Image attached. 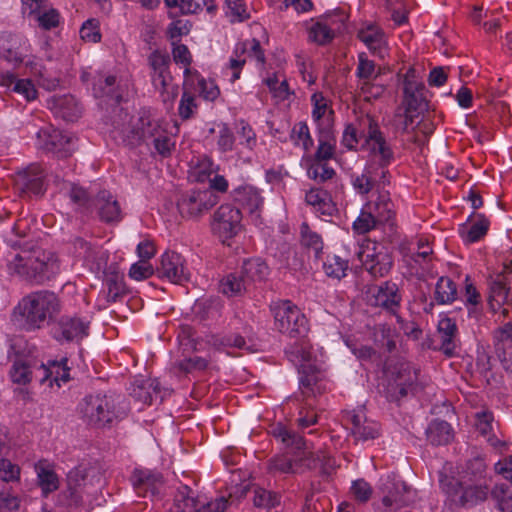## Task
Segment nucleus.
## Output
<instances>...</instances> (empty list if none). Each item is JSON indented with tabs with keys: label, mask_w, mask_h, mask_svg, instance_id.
<instances>
[{
	"label": "nucleus",
	"mask_w": 512,
	"mask_h": 512,
	"mask_svg": "<svg viewBox=\"0 0 512 512\" xmlns=\"http://www.w3.org/2000/svg\"><path fill=\"white\" fill-rule=\"evenodd\" d=\"M268 433L293 452L285 451L270 457L266 462L267 473L273 477L302 474L307 461L304 437L281 422L272 424Z\"/></svg>",
	"instance_id": "1"
},
{
	"label": "nucleus",
	"mask_w": 512,
	"mask_h": 512,
	"mask_svg": "<svg viewBox=\"0 0 512 512\" xmlns=\"http://www.w3.org/2000/svg\"><path fill=\"white\" fill-rule=\"evenodd\" d=\"M82 421L95 429H110L127 417L120 397L111 393L86 395L78 404Z\"/></svg>",
	"instance_id": "2"
},
{
	"label": "nucleus",
	"mask_w": 512,
	"mask_h": 512,
	"mask_svg": "<svg viewBox=\"0 0 512 512\" xmlns=\"http://www.w3.org/2000/svg\"><path fill=\"white\" fill-rule=\"evenodd\" d=\"M17 310L27 331H34L48 324L59 312L60 301L54 292L41 290L24 296Z\"/></svg>",
	"instance_id": "3"
},
{
	"label": "nucleus",
	"mask_w": 512,
	"mask_h": 512,
	"mask_svg": "<svg viewBox=\"0 0 512 512\" xmlns=\"http://www.w3.org/2000/svg\"><path fill=\"white\" fill-rule=\"evenodd\" d=\"M15 272L34 284H44L54 279L61 271L58 256L49 251H40L28 257L16 255Z\"/></svg>",
	"instance_id": "4"
},
{
	"label": "nucleus",
	"mask_w": 512,
	"mask_h": 512,
	"mask_svg": "<svg viewBox=\"0 0 512 512\" xmlns=\"http://www.w3.org/2000/svg\"><path fill=\"white\" fill-rule=\"evenodd\" d=\"M439 484L447 498L460 507H474L486 501L491 493L490 485L443 473L439 476Z\"/></svg>",
	"instance_id": "5"
},
{
	"label": "nucleus",
	"mask_w": 512,
	"mask_h": 512,
	"mask_svg": "<svg viewBox=\"0 0 512 512\" xmlns=\"http://www.w3.org/2000/svg\"><path fill=\"white\" fill-rule=\"evenodd\" d=\"M368 133L364 135L360 149L368 152L372 160L370 165L380 168L381 171H389L388 167L396 160V148L382 131L376 119H366Z\"/></svg>",
	"instance_id": "6"
},
{
	"label": "nucleus",
	"mask_w": 512,
	"mask_h": 512,
	"mask_svg": "<svg viewBox=\"0 0 512 512\" xmlns=\"http://www.w3.org/2000/svg\"><path fill=\"white\" fill-rule=\"evenodd\" d=\"M275 329L289 337L308 335L309 321L301 309L290 300H278L270 305Z\"/></svg>",
	"instance_id": "7"
},
{
	"label": "nucleus",
	"mask_w": 512,
	"mask_h": 512,
	"mask_svg": "<svg viewBox=\"0 0 512 512\" xmlns=\"http://www.w3.org/2000/svg\"><path fill=\"white\" fill-rule=\"evenodd\" d=\"M422 387L419 383V370L409 362L396 364L388 375L385 395L389 402L399 403L408 395H416Z\"/></svg>",
	"instance_id": "8"
},
{
	"label": "nucleus",
	"mask_w": 512,
	"mask_h": 512,
	"mask_svg": "<svg viewBox=\"0 0 512 512\" xmlns=\"http://www.w3.org/2000/svg\"><path fill=\"white\" fill-rule=\"evenodd\" d=\"M47 187V173L40 164H30L14 175V190L23 199L41 197Z\"/></svg>",
	"instance_id": "9"
},
{
	"label": "nucleus",
	"mask_w": 512,
	"mask_h": 512,
	"mask_svg": "<svg viewBox=\"0 0 512 512\" xmlns=\"http://www.w3.org/2000/svg\"><path fill=\"white\" fill-rule=\"evenodd\" d=\"M219 201V196L212 190L192 189L180 194L177 199V209L182 218H198Z\"/></svg>",
	"instance_id": "10"
},
{
	"label": "nucleus",
	"mask_w": 512,
	"mask_h": 512,
	"mask_svg": "<svg viewBox=\"0 0 512 512\" xmlns=\"http://www.w3.org/2000/svg\"><path fill=\"white\" fill-rule=\"evenodd\" d=\"M345 20L346 15L341 11L311 19L307 27L308 41L319 46L330 44L344 27Z\"/></svg>",
	"instance_id": "11"
},
{
	"label": "nucleus",
	"mask_w": 512,
	"mask_h": 512,
	"mask_svg": "<svg viewBox=\"0 0 512 512\" xmlns=\"http://www.w3.org/2000/svg\"><path fill=\"white\" fill-rule=\"evenodd\" d=\"M299 391L304 400H309L331 390L332 383L324 369L315 362L298 368Z\"/></svg>",
	"instance_id": "12"
},
{
	"label": "nucleus",
	"mask_w": 512,
	"mask_h": 512,
	"mask_svg": "<svg viewBox=\"0 0 512 512\" xmlns=\"http://www.w3.org/2000/svg\"><path fill=\"white\" fill-rule=\"evenodd\" d=\"M242 212L239 207L222 204L214 212L211 224L212 231L223 242L231 239L241 230Z\"/></svg>",
	"instance_id": "13"
},
{
	"label": "nucleus",
	"mask_w": 512,
	"mask_h": 512,
	"mask_svg": "<svg viewBox=\"0 0 512 512\" xmlns=\"http://www.w3.org/2000/svg\"><path fill=\"white\" fill-rule=\"evenodd\" d=\"M364 270L374 279L387 276L393 267V257L388 249L374 243L359 253Z\"/></svg>",
	"instance_id": "14"
},
{
	"label": "nucleus",
	"mask_w": 512,
	"mask_h": 512,
	"mask_svg": "<svg viewBox=\"0 0 512 512\" xmlns=\"http://www.w3.org/2000/svg\"><path fill=\"white\" fill-rule=\"evenodd\" d=\"M370 292L373 306L394 315L397 323L402 322V317L398 312L401 308L403 296L398 284L387 280L371 288Z\"/></svg>",
	"instance_id": "15"
},
{
	"label": "nucleus",
	"mask_w": 512,
	"mask_h": 512,
	"mask_svg": "<svg viewBox=\"0 0 512 512\" xmlns=\"http://www.w3.org/2000/svg\"><path fill=\"white\" fill-rule=\"evenodd\" d=\"M148 63L152 70L150 73L152 85L163 97V101H166L170 96V87L173 80L170 72V56L167 53L155 50L149 55Z\"/></svg>",
	"instance_id": "16"
},
{
	"label": "nucleus",
	"mask_w": 512,
	"mask_h": 512,
	"mask_svg": "<svg viewBox=\"0 0 512 512\" xmlns=\"http://www.w3.org/2000/svg\"><path fill=\"white\" fill-rule=\"evenodd\" d=\"M390 171L366 164L362 173L352 176V186L358 194L367 195L375 189V193L390 185Z\"/></svg>",
	"instance_id": "17"
},
{
	"label": "nucleus",
	"mask_w": 512,
	"mask_h": 512,
	"mask_svg": "<svg viewBox=\"0 0 512 512\" xmlns=\"http://www.w3.org/2000/svg\"><path fill=\"white\" fill-rule=\"evenodd\" d=\"M372 216L383 225L394 227L396 223V208L391 199L390 192L385 188L371 195L370 199L364 204Z\"/></svg>",
	"instance_id": "18"
},
{
	"label": "nucleus",
	"mask_w": 512,
	"mask_h": 512,
	"mask_svg": "<svg viewBox=\"0 0 512 512\" xmlns=\"http://www.w3.org/2000/svg\"><path fill=\"white\" fill-rule=\"evenodd\" d=\"M39 368L35 371L36 381L40 384L47 383L50 388L54 384L60 388L62 383L70 381V367L68 358L62 357L59 360H48L47 363L39 360Z\"/></svg>",
	"instance_id": "19"
},
{
	"label": "nucleus",
	"mask_w": 512,
	"mask_h": 512,
	"mask_svg": "<svg viewBox=\"0 0 512 512\" xmlns=\"http://www.w3.org/2000/svg\"><path fill=\"white\" fill-rule=\"evenodd\" d=\"M41 148L58 158H67L74 151L73 138L57 129H40L37 133Z\"/></svg>",
	"instance_id": "20"
},
{
	"label": "nucleus",
	"mask_w": 512,
	"mask_h": 512,
	"mask_svg": "<svg viewBox=\"0 0 512 512\" xmlns=\"http://www.w3.org/2000/svg\"><path fill=\"white\" fill-rule=\"evenodd\" d=\"M131 485L139 497H154L163 487L161 472L148 468H135L130 476Z\"/></svg>",
	"instance_id": "21"
},
{
	"label": "nucleus",
	"mask_w": 512,
	"mask_h": 512,
	"mask_svg": "<svg viewBox=\"0 0 512 512\" xmlns=\"http://www.w3.org/2000/svg\"><path fill=\"white\" fill-rule=\"evenodd\" d=\"M159 277L174 284H184L190 280V271L184 257L177 252H165L161 257V265L157 269Z\"/></svg>",
	"instance_id": "22"
},
{
	"label": "nucleus",
	"mask_w": 512,
	"mask_h": 512,
	"mask_svg": "<svg viewBox=\"0 0 512 512\" xmlns=\"http://www.w3.org/2000/svg\"><path fill=\"white\" fill-rule=\"evenodd\" d=\"M53 338L58 342L79 341L89 334V322L78 316L63 315L52 331Z\"/></svg>",
	"instance_id": "23"
},
{
	"label": "nucleus",
	"mask_w": 512,
	"mask_h": 512,
	"mask_svg": "<svg viewBox=\"0 0 512 512\" xmlns=\"http://www.w3.org/2000/svg\"><path fill=\"white\" fill-rule=\"evenodd\" d=\"M344 419L346 423L350 425L351 434L356 441H373L381 434L380 424L374 420L368 419L361 410L347 412Z\"/></svg>",
	"instance_id": "24"
},
{
	"label": "nucleus",
	"mask_w": 512,
	"mask_h": 512,
	"mask_svg": "<svg viewBox=\"0 0 512 512\" xmlns=\"http://www.w3.org/2000/svg\"><path fill=\"white\" fill-rule=\"evenodd\" d=\"M233 201L247 213L259 214L264 206V197L262 191L251 185L243 184L231 191Z\"/></svg>",
	"instance_id": "25"
},
{
	"label": "nucleus",
	"mask_w": 512,
	"mask_h": 512,
	"mask_svg": "<svg viewBox=\"0 0 512 512\" xmlns=\"http://www.w3.org/2000/svg\"><path fill=\"white\" fill-rule=\"evenodd\" d=\"M93 212L96 211L101 222L118 223L122 220V210L117 199L108 190H101L94 196Z\"/></svg>",
	"instance_id": "26"
},
{
	"label": "nucleus",
	"mask_w": 512,
	"mask_h": 512,
	"mask_svg": "<svg viewBox=\"0 0 512 512\" xmlns=\"http://www.w3.org/2000/svg\"><path fill=\"white\" fill-rule=\"evenodd\" d=\"M437 333L441 340L439 350L447 357L455 356L459 342L456 321L447 315L441 314L437 325Z\"/></svg>",
	"instance_id": "27"
},
{
	"label": "nucleus",
	"mask_w": 512,
	"mask_h": 512,
	"mask_svg": "<svg viewBox=\"0 0 512 512\" xmlns=\"http://www.w3.org/2000/svg\"><path fill=\"white\" fill-rule=\"evenodd\" d=\"M357 38L366 45L372 54L384 57L387 38L384 30L378 24L364 23L357 32Z\"/></svg>",
	"instance_id": "28"
},
{
	"label": "nucleus",
	"mask_w": 512,
	"mask_h": 512,
	"mask_svg": "<svg viewBox=\"0 0 512 512\" xmlns=\"http://www.w3.org/2000/svg\"><path fill=\"white\" fill-rule=\"evenodd\" d=\"M366 119H375L370 115L359 116L353 122L346 123L342 132L340 144L348 151L357 152L361 140L364 141V135L368 133Z\"/></svg>",
	"instance_id": "29"
},
{
	"label": "nucleus",
	"mask_w": 512,
	"mask_h": 512,
	"mask_svg": "<svg viewBox=\"0 0 512 512\" xmlns=\"http://www.w3.org/2000/svg\"><path fill=\"white\" fill-rule=\"evenodd\" d=\"M386 494L382 498V504L387 507L400 509L413 502L414 493L403 481H393L385 484Z\"/></svg>",
	"instance_id": "30"
},
{
	"label": "nucleus",
	"mask_w": 512,
	"mask_h": 512,
	"mask_svg": "<svg viewBox=\"0 0 512 512\" xmlns=\"http://www.w3.org/2000/svg\"><path fill=\"white\" fill-rule=\"evenodd\" d=\"M39 360L31 355H17L10 369V378L13 383L27 385L33 379L36 380L35 371Z\"/></svg>",
	"instance_id": "31"
},
{
	"label": "nucleus",
	"mask_w": 512,
	"mask_h": 512,
	"mask_svg": "<svg viewBox=\"0 0 512 512\" xmlns=\"http://www.w3.org/2000/svg\"><path fill=\"white\" fill-rule=\"evenodd\" d=\"M510 288L503 277L492 280L489 284L488 306L491 312L500 313V316L506 318L509 314L505 305L509 304Z\"/></svg>",
	"instance_id": "32"
},
{
	"label": "nucleus",
	"mask_w": 512,
	"mask_h": 512,
	"mask_svg": "<svg viewBox=\"0 0 512 512\" xmlns=\"http://www.w3.org/2000/svg\"><path fill=\"white\" fill-rule=\"evenodd\" d=\"M166 130V123L163 119L153 118L147 112L142 113L133 127V133L137 139L146 143L148 141L153 143L155 138L160 137Z\"/></svg>",
	"instance_id": "33"
},
{
	"label": "nucleus",
	"mask_w": 512,
	"mask_h": 512,
	"mask_svg": "<svg viewBox=\"0 0 512 512\" xmlns=\"http://www.w3.org/2000/svg\"><path fill=\"white\" fill-rule=\"evenodd\" d=\"M403 97L401 107L406 108L407 112L423 113L429 108V101L426 97L425 84L407 83L402 87Z\"/></svg>",
	"instance_id": "34"
},
{
	"label": "nucleus",
	"mask_w": 512,
	"mask_h": 512,
	"mask_svg": "<svg viewBox=\"0 0 512 512\" xmlns=\"http://www.w3.org/2000/svg\"><path fill=\"white\" fill-rule=\"evenodd\" d=\"M489 227L490 221L484 214L472 212L466 223L460 225L459 232L465 242L476 243L487 234Z\"/></svg>",
	"instance_id": "35"
},
{
	"label": "nucleus",
	"mask_w": 512,
	"mask_h": 512,
	"mask_svg": "<svg viewBox=\"0 0 512 512\" xmlns=\"http://www.w3.org/2000/svg\"><path fill=\"white\" fill-rule=\"evenodd\" d=\"M305 202L312 207L313 212L320 218L332 217L337 211L331 195L321 188L308 190L305 194Z\"/></svg>",
	"instance_id": "36"
},
{
	"label": "nucleus",
	"mask_w": 512,
	"mask_h": 512,
	"mask_svg": "<svg viewBox=\"0 0 512 512\" xmlns=\"http://www.w3.org/2000/svg\"><path fill=\"white\" fill-rule=\"evenodd\" d=\"M294 339V342L289 343L284 350L287 359L296 365L298 368H302V365L312 364V346L308 339V335L304 337H290Z\"/></svg>",
	"instance_id": "37"
},
{
	"label": "nucleus",
	"mask_w": 512,
	"mask_h": 512,
	"mask_svg": "<svg viewBox=\"0 0 512 512\" xmlns=\"http://www.w3.org/2000/svg\"><path fill=\"white\" fill-rule=\"evenodd\" d=\"M318 146L314 154L307 155L303 159L307 161H329L335 157L336 138L328 128L320 127L317 135Z\"/></svg>",
	"instance_id": "38"
},
{
	"label": "nucleus",
	"mask_w": 512,
	"mask_h": 512,
	"mask_svg": "<svg viewBox=\"0 0 512 512\" xmlns=\"http://www.w3.org/2000/svg\"><path fill=\"white\" fill-rule=\"evenodd\" d=\"M241 276L249 287L253 284L264 281L269 275V267L261 258H249L243 261L239 270Z\"/></svg>",
	"instance_id": "39"
},
{
	"label": "nucleus",
	"mask_w": 512,
	"mask_h": 512,
	"mask_svg": "<svg viewBox=\"0 0 512 512\" xmlns=\"http://www.w3.org/2000/svg\"><path fill=\"white\" fill-rule=\"evenodd\" d=\"M37 483L42 495L47 497L59 488V478L54 468L46 461L40 460L35 464Z\"/></svg>",
	"instance_id": "40"
},
{
	"label": "nucleus",
	"mask_w": 512,
	"mask_h": 512,
	"mask_svg": "<svg viewBox=\"0 0 512 512\" xmlns=\"http://www.w3.org/2000/svg\"><path fill=\"white\" fill-rule=\"evenodd\" d=\"M26 54V41L20 37H11L1 47L0 58L14 67H18L24 62Z\"/></svg>",
	"instance_id": "41"
},
{
	"label": "nucleus",
	"mask_w": 512,
	"mask_h": 512,
	"mask_svg": "<svg viewBox=\"0 0 512 512\" xmlns=\"http://www.w3.org/2000/svg\"><path fill=\"white\" fill-rule=\"evenodd\" d=\"M458 298L457 284L448 276H440L435 284L434 302L438 305H451Z\"/></svg>",
	"instance_id": "42"
},
{
	"label": "nucleus",
	"mask_w": 512,
	"mask_h": 512,
	"mask_svg": "<svg viewBox=\"0 0 512 512\" xmlns=\"http://www.w3.org/2000/svg\"><path fill=\"white\" fill-rule=\"evenodd\" d=\"M299 236L301 246L312 252L315 259H320L324 248L322 236L313 230L306 221L302 222L299 227Z\"/></svg>",
	"instance_id": "43"
},
{
	"label": "nucleus",
	"mask_w": 512,
	"mask_h": 512,
	"mask_svg": "<svg viewBox=\"0 0 512 512\" xmlns=\"http://www.w3.org/2000/svg\"><path fill=\"white\" fill-rule=\"evenodd\" d=\"M56 114L65 121L74 122L82 114V107L77 99L72 95H62L54 97L53 100Z\"/></svg>",
	"instance_id": "44"
},
{
	"label": "nucleus",
	"mask_w": 512,
	"mask_h": 512,
	"mask_svg": "<svg viewBox=\"0 0 512 512\" xmlns=\"http://www.w3.org/2000/svg\"><path fill=\"white\" fill-rule=\"evenodd\" d=\"M426 434L432 445H447L453 438V429L447 421L436 419L429 424Z\"/></svg>",
	"instance_id": "45"
},
{
	"label": "nucleus",
	"mask_w": 512,
	"mask_h": 512,
	"mask_svg": "<svg viewBox=\"0 0 512 512\" xmlns=\"http://www.w3.org/2000/svg\"><path fill=\"white\" fill-rule=\"evenodd\" d=\"M463 479H471V481L480 484L490 485V477L487 474V465L482 457H474L467 461L465 469L457 475Z\"/></svg>",
	"instance_id": "46"
},
{
	"label": "nucleus",
	"mask_w": 512,
	"mask_h": 512,
	"mask_svg": "<svg viewBox=\"0 0 512 512\" xmlns=\"http://www.w3.org/2000/svg\"><path fill=\"white\" fill-rule=\"evenodd\" d=\"M223 303L219 297H208L196 300L193 313L200 320L214 319L220 316Z\"/></svg>",
	"instance_id": "47"
},
{
	"label": "nucleus",
	"mask_w": 512,
	"mask_h": 512,
	"mask_svg": "<svg viewBox=\"0 0 512 512\" xmlns=\"http://www.w3.org/2000/svg\"><path fill=\"white\" fill-rule=\"evenodd\" d=\"M303 162L308 178L318 184H324L336 176V171L327 161H307V159H303Z\"/></svg>",
	"instance_id": "48"
},
{
	"label": "nucleus",
	"mask_w": 512,
	"mask_h": 512,
	"mask_svg": "<svg viewBox=\"0 0 512 512\" xmlns=\"http://www.w3.org/2000/svg\"><path fill=\"white\" fill-rule=\"evenodd\" d=\"M70 201L75 206V211L89 216L93 213L94 197L82 186L72 185L69 191Z\"/></svg>",
	"instance_id": "49"
},
{
	"label": "nucleus",
	"mask_w": 512,
	"mask_h": 512,
	"mask_svg": "<svg viewBox=\"0 0 512 512\" xmlns=\"http://www.w3.org/2000/svg\"><path fill=\"white\" fill-rule=\"evenodd\" d=\"M375 67L374 61L369 60L365 53L359 54L356 76L360 80L361 92H370L374 88L372 79L376 77Z\"/></svg>",
	"instance_id": "50"
},
{
	"label": "nucleus",
	"mask_w": 512,
	"mask_h": 512,
	"mask_svg": "<svg viewBox=\"0 0 512 512\" xmlns=\"http://www.w3.org/2000/svg\"><path fill=\"white\" fill-rule=\"evenodd\" d=\"M325 275L332 279L341 280L346 277L349 261L335 254H328L322 264Z\"/></svg>",
	"instance_id": "51"
},
{
	"label": "nucleus",
	"mask_w": 512,
	"mask_h": 512,
	"mask_svg": "<svg viewBox=\"0 0 512 512\" xmlns=\"http://www.w3.org/2000/svg\"><path fill=\"white\" fill-rule=\"evenodd\" d=\"M116 77L109 75L103 77L101 75L94 78L92 84V92L95 98L115 99L117 102L120 101L121 96L115 93Z\"/></svg>",
	"instance_id": "52"
},
{
	"label": "nucleus",
	"mask_w": 512,
	"mask_h": 512,
	"mask_svg": "<svg viewBox=\"0 0 512 512\" xmlns=\"http://www.w3.org/2000/svg\"><path fill=\"white\" fill-rule=\"evenodd\" d=\"M249 288L239 271L228 274L220 281V291L228 297L240 295Z\"/></svg>",
	"instance_id": "53"
},
{
	"label": "nucleus",
	"mask_w": 512,
	"mask_h": 512,
	"mask_svg": "<svg viewBox=\"0 0 512 512\" xmlns=\"http://www.w3.org/2000/svg\"><path fill=\"white\" fill-rule=\"evenodd\" d=\"M208 367V361L200 356L177 360L173 363L172 371L178 377L186 376L195 371H203Z\"/></svg>",
	"instance_id": "54"
},
{
	"label": "nucleus",
	"mask_w": 512,
	"mask_h": 512,
	"mask_svg": "<svg viewBox=\"0 0 512 512\" xmlns=\"http://www.w3.org/2000/svg\"><path fill=\"white\" fill-rule=\"evenodd\" d=\"M245 53H247L249 58L254 59L257 64L261 66L265 64V53L258 39L253 38L251 40L240 42L233 50V54L237 57H241Z\"/></svg>",
	"instance_id": "55"
},
{
	"label": "nucleus",
	"mask_w": 512,
	"mask_h": 512,
	"mask_svg": "<svg viewBox=\"0 0 512 512\" xmlns=\"http://www.w3.org/2000/svg\"><path fill=\"white\" fill-rule=\"evenodd\" d=\"M290 139L294 146L301 147L308 153L314 146V140L311 136L308 124L304 121L297 122L293 125L290 132Z\"/></svg>",
	"instance_id": "56"
},
{
	"label": "nucleus",
	"mask_w": 512,
	"mask_h": 512,
	"mask_svg": "<svg viewBox=\"0 0 512 512\" xmlns=\"http://www.w3.org/2000/svg\"><path fill=\"white\" fill-rule=\"evenodd\" d=\"M174 505L177 512H194L200 504L192 489L187 485H181L175 494Z\"/></svg>",
	"instance_id": "57"
},
{
	"label": "nucleus",
	"mask_w": 512,
	"mask_h": 512,
	"mask_svg": "<svg viewBox=\"0 0 512 512\" xmlns=\"http://www.w3.org/2000/svg\"><path fill=\"white\" fill-rule=\"evenodd\" d=\"M105 285L107 288L106 300L108 303H115L121 300L127 292L123 276L119 275L117 272L111 273L107 277Z\"/></svg>",
	"instance_id": "58"
},
{
	"label": "nucleus",
	"mask_w": 512,
	"mask_h": 512,
	"mask_svg": "<svg viewBox=\"0 0 512 512\" xmlns=\"http://www.w3.org/2000/svg\"><path fill=\"white\" fill-rule=\"evenodd\" d=\"M491 495L501 512H512V492L509 485L496 484L491 490Z\"/></svg>",
	"instance_id": "59"
},
{
	"label": "nucleus",
	"mask_w": 512,
	"mask_h": 512,
	"mask_svg": "<svg viewBox=\"0 0 512 512\" xmlns=\"http://www.w3.org/2000/svg\"><path fill=\"white\" fill-rule=\"evenodd\" d=\"M378 226L381 225L363 205L360 214L352 224V229L355 234L364 235L376 229Z\"/></svg>",
	"instance_id": "60"
},
{
	"label": "nucleus",
	"mask_w": 512,
	"mask_h": 512,
	"mask_svg": "<svg viewBox=\"0 0 512 512\" xmlns=\"http://www.w3.org/2000/svg\"><path fill=\"white\" fill-rule=\"evenodd\" d=\"M280 494L261 487L255 488L253 502L256 507L273 508L280 503Z\"/></svg>",
	"instance_id": "61"
},
{
	"label": "nucleus",
	"mask_w": 512,
	"mask_h": 512,
	"mask_svg": "<svg viewBox=\"0 0 512 512\" xmlns=\"http://www.w3.org/2000/svg\"><path fill=\"white\" fill-rule=\"evenodd\" d=\"M237 134L240 137V145L252 151L257 146V136L252 126L241 119L237 123Z\"/></svg>",
	"instance_id": "62"
},
{
	"label": "nucleus",
	"mask_w": 512,
	"mask_h": 512,
	"mask_svg": "<svg viewBox=\"0 0 512 512\" xmlns=\"http://www.w3.org/2000/svg\"><path fill=\"white\" fill-rule=\"evenodd\" d=\"M79 33L83 41L89 43H99L102 38L99 20L95 18L86 20L82 24Z\"/></svg>",
	"instance_id": "63"
},
{
	"label": "nucleus",
	"mask_w": 512,
	"mask_h": 512,
	"mask_svg": "<svg viewBox=\"0 0 512 512\" xmlns=\"http://www.w3.org/2000/svg\"><path fill=\"white\" fill-rule=\"evenodd\" d=\"M264 83L269 88L270 92L273 94L275 98H278L280 100H287L289 99L290 95L292 94L289 89V84L287 80L279 81L276 74H273L269 77H267L264 80Z\"/></svg>",
	"instance_id": "64"
}]
</instances>
